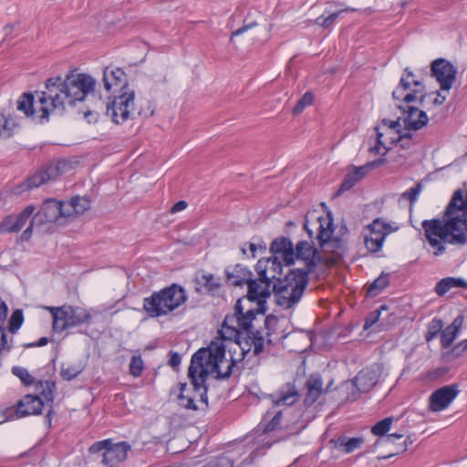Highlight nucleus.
Returning a JSON list of instances; mask_svg holds the SVG:
<instances>
[{
  "instance_id": "obj_1",
  "label": "nucleus",
  "mask_w": 467,
  "mask_h": 467,
  "mask_svg": "<svg viewBox=\"0 0 467 467\" xmlns=\"http://www.w3.org/2000/svg\"><path fill=\"white\" fill-rule=\"evenodd\" d=\"M226 284L231 286L247 285L246 296L235 302L234 313L226 315L223 319V331L231 336L238 335L233 326L241 327L248 333L254 343V356H259L264 351V338L259 330L252 331V321L257 315H265L268 310L267 299L271 296V290L261 288L257 280L253 279V273L246 266L237 264L225 268Z\"/></svg>"
},
{
  "instance_id": "obj_2",
  "label": "nucleus",
  "mask_w": 467,
  "mask_h": 467,
  "mask_svg": "<svg viewBox=\"0 0 467 467\" xmlns=\"http://www.w3.org/2000/svg\"><path fill=\"white\" fill-rule=\"evenodd\" d=\"M295 249V260H301L306 265V269L294 268L290 269L285 275V280L277 285L279 290L285 289V285H291V280L296 281V286L294 292L289 299H285L283 296H279V303L285 304L286 306H294L302 298L304 292L306 291L308 282L309 274L312 273L318 264L323 262V256L319 253V250L314 246V243L302 240L294 245Z\"/></svg>"
},
{
  "instance_id": "obj_3",
  "label": "nucleus",
  "mask_w": 467,
  "mask_h": 467,
  "mask_svg": "<svg viewBox=\"0 0 467 467\" xmlns=\"http://www.w3.org/2000/svg\"><path fill=\"white\" fill-rule=\"evenodd\" d=\"M233 327L237 330L238 335L231 336L223 331V323L219 330V334L223 340L232 341L230 346H228L230 363L228 364L225 371L222 370L223 362L214 358L211 354V351H209L210 355H205V367L211 368V372L215 373V379L219 380L229 379L235 372L240 374L244 367V365L240 366L239 364L244 363L245 358L250 354L252 346L254 347V343L249 338L248 333L245 332V330L237 325Z\"/></svg>"
},
{
  "instance_id": "obj_4",
  "label": "nucleus",
  "mask_w": 467,
  "mask_h": 467,
  "mask_svg": "<svg viewBox=\"0 0 467 467\" xmlns=\"http://www.w3.org/2000/svg\"><path fill=\"white\" fill-rule=\"evenodd\" d=\"M188 296L184 287L171 284L143 299V309L150 318L165 317L183 305Z\"/></svg>"
},
{
  "instance_id": "obj_5",
  "label": "nucleus",
  "mask_w": 467,
  "mask_h": 467,
  "mask_svg": "<svg viewBox=\"0 0 467 467\" xmlns=\"http://www.w3.org/2000/svg\"><path fill=\"white\" fill-rule=\"evenodd\" d=\"M45 90L36 91V104H39L40 122L48 121L49 115L55 111L63 114L67 103L63 78L59 76L49 78L45 82Z\"/></svg>"
},
{
  "instance_id": "obj_6",
  "label": "nucleus",
  "mask_w": 467,
  "mask_h": 467,
  "mask_svg": "<svg viewBox=\"0 0 467 467\" xmlns=\"http://www.w3.org/2000/svg\"><path fill=\"white\" fill-rule=\"evenodd\" d=\"M53 318V330L61 333L83 324H89L92 317L88 310L81 306L64 305L47 307Z\"/></svg>"
},
{
  "instance_id": "obj_7",
  "label": "nucleus",
  "mask_w": 467,
  "mask_h": 467,
  "mask_svg": "<svg viewBox=\"0 0 467 467\" xmlns=\"http://www.w3.org/2000/svg\"><path fill=\"white\" fill-rule=\"evenodd\" d=\"M68 169V163L65 160L51 161L37 170L35 173L29 175L25 182L17 184L13 192L16 195L22 194L26 191L37 188L42 184L56 180L59 175L66 172Z\"/></svg>"
},
{
  "instance_id": "obj_8",
  "label": "nucleus",
  "mask_w": 467,
  "mask_h": 467,
  "mask_svg": "<svg viewBox=\"0 0 467 467\" xmlns=\"http://www.w3.org/2000/svg\"><path fill=\"white\" fill-rule=\"evenodd\" d=\"M68 169V163L65 160L51 161L37 170L35 173L29 175L25 182L17 184L13 192L16 195L22 194L26 191L37 188L42 184L56 180L59 175L66 172Z\"/></svg>"
},
{
  "instance_id": "obj_9",
  "label": "nucleus",
  "mask_w": 467,
  "mask_h": 467,
  "mask_svg": "<svg viewBox=\"0 0 467 467\" xmlns=\"http://www.w3.org/2000/svg\"><path fill=\"white\" fill-rule=\"evenodd\" d=\"M64 88L67 104L75 105L77 101H83L88 94L94 90L96 80L88 74H75L70 71L65 78Z\"/></svg>"
},
{
  "instance_id": "obj_10",
  "label": "nucleus",
  "mask_w": 467,
  "mask_h": 467,
  "mask_svg": "<svg viewBox=\"0 0 467 467\" xmlns=\"http://www.w3.org/2000/svg\"><path fill=\"white\" fill-rule=\"evenodd\" d=\"M130 450L131 446L127 441L113 443L110 439L96 441L88 448L90 453L103 451L102 462L109 467H114L118 463L124 462Z\"/></svg>"
},
{
  "instance_id": "obj_11",
  "label": "nucleus",
  "mask_w": 467,
  "mask_h": 467,
  "mask_svg": "<svg viewBox=\"0 0 467 467\" xmlns=\"http://www.w3.org/2000/svg\"><path fill=\"white\" fill-rule=\"evenodd\" d=\"M135 94L133 90H125L120 95L115 96L108 102L106 114L116 124H121L129 119H133Z\"/></svg>"
},
{
  "instance_id": "obj_12",
  "label": "nucleus",
  "mask_w": 467,
  "mask_h": 467,
  "mask_svg": "<svg viewBox=\"0 0 467 467\" xmlns=\"http://www.w3.org/2000/svg\"><path fill=\"white\" fill-rule=\"evenodd\" d=\"M272 272V275L269 278H272V285H271V294H274L275 304L281 306L284 309H289L292 306H286L285 304L279 303V296H283L285 299H289L292 296V293L294 292V287L296 286V281L291 280V285H285V289H281L277 287L281 282L285 280V277L282 278V271H283V264L280 261L278 256L269 257V268Z\"/></svg>"
},
{
  "instance_id": "obj_13",
  "label": "nucleus",
  "mask_w": 467,
  "mask_h": 467,
  "mask_svg": "<svg viewBox=\"0 0 467 467\" xmlns=\"http://www.w3.org/2000/svg\"><path fill=\"white\" fill-rule=\"evenodd\" d=\"M457 69L447 59L440 57L431 63V76L440 84L441 91H449L456 81Z\"/></svg>"
},
{
  "instance_id": "obj_14",
  "label": "nucleus",
  "mask_w": 467,
  "mask_h": 467,
  "mask_svg": "<svg viewBox=\"0 0 467 467\" xmlns=\"http://www.w3.org/2000/svg\"><path fill=\"white\" fill-rule=\"evenodd\" d=\"M459 392L458 384L447 385L436 389L429 399L430 410L438 412L447 409Z\"/></svg>"
},
{
  "instance_id": "obj_15",
  "label": "nucleus",
  "mask_w": 467,
  "mask_h": 467,
  "mask_svg": "<svg viewBox=\"0 0 467 467\" xmlns=\"http://www.w3.org/2000/svg\"><path fill=\"white\" fill-rule=\"evenodd\" d=\"M397 107L402 112L401 120L406 130H419L427 125L429 118L424 110L410 105L399 104Z\"/></svg>"
},
{
  "instance_id": "obj_16",
  "label": "nucleus",
  "mask_w": 467,
  "mask_h": 467,
  "mask_svg": "<svg viewBox=\"0 0 467 467\" xmlns=\"http://www.w3.org/2000/svg\"><path fill=\"white\" fill-rule=\"evenodd\" d=\"M257 456L258 451L254 450L240 463L234 465L237 459V453L234 451H226L212 459L202 467H247L254 462Z\"/></svg>"
},
{
  "instance_id": "obj_17",
  "label": "nucleus",
  "mask_w": 467,
  "mask_h": 467,
  "mask_svg": "<svg viewBox=\"0 0 467 467\" xmlns=\"http://www.w3.org/2000/svg\"><path fill=\"white\" fill-rule=\"evenodd\" d=\"M273 256H281L285 265L291 266L295 264V249L293 242L285 236L275 238L269 247Z\"/></svg>"
},
{
  "instance_id": "obj_18",
  "label": "nucleus",
  "mask_w": 467,
  "mask_h": 467,
  "mask_svg": "<svg viewBox=\"0 0 467 467\" xmlns=\"http://www.w3.org/2000/svg\"><path fill=\"white\" fill-rule=\"evenodd\" d=\"M35 206H26L19 214H10L0 222V234L17 233L26 224V221L33 214Z\"/></svg>"
},
{
  "instance_id": "obj_19",
  "label": "nucleus",
  "mask_w": 467,
  "mask_h": 467,
  "mask_svg": "<svg viewBox=\"0 0 467 467\" xmlns=\"http://www.w3.org/2000/svg\"><path fill=\"white\" fill-rule=\"evenodd\" d=\"M104 88L107 91L111 89L120 91L130 90L126 73L120 67H107L103 71Z\"/></svg>"
},
{
  "instance_id": "obj_20",
  "label": "nucleus",
  "mask_w": 467,
  "mask_h": 467,
  "mask_svg": "<svg viewBox=\"0 0 467 467\" xmlns=\"http://www.w3.org/2000/svg\"><path fill=\"white\" fill-rule=\"evenodd\" d=\"M44 407V401L38 395L27 394L17 402L16 416L17 418L29 415H40Z\"/></svg>"
},
{
  "instance_id": "obj_21",
  "label": "nucleus",
  "mask_w": 467,
  "mask_h": 467,
  "mask_svg": "<svg viewBox=\"0 0 467 467\" xmlns=\"http://www.w3.org/2000/svg\"><path fill=\"white\" fill-rule=\"evenodd\" d=\"M61 209V201L56 199H47L44 202L40 211L33 218V221L38 218L39 222L41 223H55L59 218H61V214L63 213Z\"/></svg>"
},
{
  "instance_id": "obj_22",
  "label": "nucleus",
  "mask_w": 467,
  "mask_h": 467,
  "mask_svg": "<svg viewBox=\"0 0 467 467\" xmlns=\"http://www.w3.org/2000/svg\"><path fill=\"white\" fill-rule=\"evenodd\" d=\"M306 393L304 398V406L311 407L324 392L322 377L318 373H313L306 382Z\"/></svg>"
},
{
  "instance_id": "obj_23",
  "label": "nucleus",
  "mask_w": 467,
  "mask_h": 467,
  "mask_svg": "<svg viewBox=\"0 0 467 467\" xmlns=\"http://www.w3.org/2000/svg\"><path fill=\"white\" fill-rule=\"evenodd\" d=\"M368 173V165H362L359 167L353 166L352 169L348 171L342 181L338 190L335 193V197L341 195L343 192L352 189L358 182H360Z\"/></svg>"
},
{
  "instance_id": "obj_24",
  "label": "nucleus",
  "mask_w": 467,
  "mask_h": 467,
  "mask_svg": "<svg viewBox=\"0 0 467 467\" xmlns=\"http://www.w3.org/2000/svg\"><path fill=\"white\" fill-rule=\"evenodd\" d=\"M379 374L368 368L361 369L353 380L354 386L359 392H368L378 382Z\"/></svg>"
},
{
  "instance_id": "obj_25",
  "label": "nucleus",
  "mask_w": 467,
  "mask_h": 467,
  "mask_svg": "<svg viewBox=\"0 0 467 467\" xmlns=\"http://www.w3.org/2000/svg\"><path fill=\"white\" fill-rule=\"evenodd\" d=\"M275 396L276 398L274 402L276 405L291 406L298 400L300 395L295 384L287 382L280 388Z\"/></svg>"
},
{
  "instance_id": "obj_26",
  "label": "nucleus",
  "mask_w": 467,
  "mask_h": 467,
  "mask_svg": "<svg viewBox=\"0 0 467 467\" xmlns=\"http://www.w3.org/2000/svg\"><path fill=\"white\" fill-rule=\"evenodd\" d=\"M205 355H210L209 350L202 348L198 349L191 358V364L188 368V378L192 386L195 388H199L196 379V373L198 372L199 368L205 367Z\"/></svg>"
},
{
  "instance_id": "obj_27",
  "label": "nucleus",
  "mask_w": 467,
  "mask_h": 467,
  "mask_svg": "<svg viewBox=\"0 0 467 467\" xmlns=\"http://www.w3.org/2000/svg\"><path fill=\"white\" fill-rule=\"evenodd\" d=\"M462 323L463 317L460 315L454 318L451 325L442 329L441 333V345L442 348H448L451 347L456 338Z\"/></svg>"
},
{
  "instance_id": "obj_28",
  "label": "nucleus",
  "mask_w": 467,
  "mask_h": 467,
  "mask_svg": "<svg viewBox=\"0 0 467 467\" xmlns=\"http://www.w3.org/2000/svg\"><path fill=\"white\" fill-rule=\"evenodd\" d=\"M413 72L409 67H406L404 69V75L401 77L400 80L399 87L392 92V98L395 100L402 101V98L404 97L403 92L408 90L410 88L411 84H413L415 87H421L422 89H424V86L422 85V82L420 80H409V78H413Z\"/></svg>"
},
{
  "instance_id": "obj_29",
  "label": "nucleus",
  "mask_w": 467,
  "mask_h": 467,
  "mask_svg": "<svg viewBox=\"0 0 467 467\" xmlns=\"http://www.w3.org/2000/svg\"><path fill=\"white\" fill-rule=\"evenodd\" d=\"M16 109L26 117H33L35 114L41 113L39 104L35 102V96L31 92H25L19 97Z\"/></svg>"
},
{
  "instance_id": "obj_30",
  "label": "nucleus",
  "mask_w": 467,
  "mask_h": 467,
  "mask_svg": "<svg viewBox=\"0 0 467 467\" xmlns=\"http://www.w3.org/2000/svg\"><path fill=\"white\" fill-rule=\"evenodd\" d=\"M278 324H279V318L276 316H275L274 314H270L265 317V324H264L265 329L266 330L265 336H264L263 333H261V335L264 338V343L266 341V343L268 345H274V342L275 340L274 336L279 334ZM257 330L262 332L260 329H254V327L252 326V331H257Z\"/></svg>"
},
{
  "instance_id": "obj_31",
  "label": "nucleus",
  "mask_w": 467,
  "mask_h": 467,
  "mask_svg": "<svg viewBox=\"0 0 467 467\" xmlns=\"http://www.w3.org/2000/svg\"><path fill=\"white\" fill-rule=\"evenodd\" d=\"M211 372V368L208 367H202L199 368L198 372L196 373V379L198 383V389L192 386V392L199 393L200 395V401L204 403L205 405L208 404V387L206 385V380L208 379V376Z\"/></svg>"
},
{
  "instance_id": "obj_32",
  "label": "nucleus",
  "mask_w": 467,
  "mask_h": 467,
  "mask_svg": "<svg viewBox=\"0 0 467 467\" xmlns=\"http://www.w3.org/2000/svg\"><path fill=\"white\" fill-rule=\"evenodd\" d=\"M18 128L19 123L13 116L0 112V139H9Z\"/></svg>"
},
{
  "instance_id": "obj_33",
  "label": "nucleus",
  "mask_w": 467,
  "mask_h": 467,
  "mask_svg": "<svg viewBox=\"0 0 467 467\" xmlns=\"http://www.w3.org/2000/svg\"><path fill=\"white\" fill-rule=\"evenodd\" d=\"M452 287L467 288V281L460 277L442 278L436 284L435 292L438 296H442Z\"/></svg>"
},
{
  "instance_id": "obj_34",
  "label": "nucleus",
  "mask_w": 467,
  "mask_h": 467,
  "mask_svg": "<svg viewBox=\"0 0 467 467\" xmlns=\"http://www.w3.org/2000/svg\"><path fill=\"white\" fill-rule=\"evenodd\" d=\"M364 443L362 437H353L347 439L341 436L335 441V447L343 450L346 453H350L358 449Z\"/></svg>"
},
{
  "instance_id": "obj_35",
  "label": "nucleus",
  "mask_w": 467,
  "mask_h": 467,
  "mask_svg": "<svg viewBox=\"0 0 467 467\" xmlns=\"http://www.w3.org/2000/svg\"><path fill=\"white\" fill-rule=\"evenodd\" d=\"M269 268V257L268 258H261L257 261L255 265V271L258 275V278L256 279L258 283H262L265 285L263 288H267L271 290L272 285V278H269L267 275V271Z\"/></svg>"
},
{
  "instance_id": "obj_36",
  "label": "nucleus",
  "mask_w": 467,
  "mask_h": 467,
  "mask_svg": "<svg viewBox=\"0 0 467 467\" xmlns=\"http://www.w3.org/2000/svg\"><path fill=\"white\" fill-rule=\"evenodd\" d=\"M281 410L277 411L270 420H267V416H265L258 424L256 431L265 434L275 431L281 423Z\"/></svg>"
},
{
  "instance_id": "obj_37",
  "label": "nucleus",
  "mask_w": 467,
  "mask_h": 467,
  "mask_svg": "<svg viewBox=\"0 0 467 467\" xmlns=\"http://www.w3.org/2000/svg\"><path fill=\"white\" fill-rule=\"evenodd\" d=\"M180 393L178 395L179 405L184 409L197 410L198 407L195 404V397L194 395H186L185 392L189 390L187 387V383H180L179 384Z\"/></svg>"
},
{
  "instance_id": "obj_38",
  "label": "nucleus",
  "mask_w": 467,
  "mask_h": 467,
  "mask_svg": "<svg viewBox=\"0 0 467 467\" xmlns=\"http://www.w3.org/2000/svg\"><path fill=\"white\" fill-rule=\"evenodd\" d=\"M389 274H385L384 272L376 278L368 287L367 296H376L379 295L389 284Z\"/></svg>"
},
{
  "instance_id": "obj_39",
  "label": "nucleus",
  "mask_w": 467,
  "mask_h": 467,
  "mask_svg": "<svg viewBox=\"0 0 467 467\" xmlns=\"http://www.w3.org/2000/svg\"><path fill=\"white\" fill-rule=\"evenodd\" d=\"M56 388V383L52 380H39L36 383V389L40 391L41 397L51 404L54 402Z\"/></svg>"
},
{
  "instance_id": "obj_40",
  "label": "nucleus",
  "mask_w": 467,
  "mask_h": 467,
  "mask_svg": "<svg viewBox=\"0 0 467 467\" xmlns=\"http://www.w3.org/2000/svg\"><path fill=\"white\" fill-rule=\"evenodd\" d=\"M317 224H318V227H317L318 233H317V238L319 246L322 248L331 241V236H332V233H333V228H332L333 223H332V220H330L327 223V226L325 227L321 222V217H319Z\"/></svg>"
},
{
  "instance_id": "obj_41",
  "label": "nucleus",
  "mask_w": 467,
  "mask_h": 467,
  "mask_svg": "<svg viewBox=\"0 0 467 467\" xmlns=\"http://www.w3.org/2000/svg\"><path fill=\"white\" fill-rule=\"evenodd\" d=\"M386 234H368L365 235V245L368 252L377 253L379 252L384 243Z\"/></svg>"
},
{
  "instance_id": "obj_42",
  "label": "nucleus",
  "mask_w": 467,
  "mask_h": 467,
  "mask_svg": "<svg viewBox=\"0 0 467 467\" xmlns=\"http://www.w3.org/2000/svg\"><path fill=\"white\" fill-rule=\"evenodd\" d=\"M198 283L201 284L208 293H214L221 287L220 278H216L213 274H203L201 278L198 279Z\"/></svg>"
},
{
  "instance_id": "obj_43",
  "label": "nucleus",
  "mask_w": 467,
  "mask_h": 467,
  "mask_svg": "<svg viewBox=\"0 0 467 467\" xmlns=\"http://www.w3.org/2000/svg\"><path fill=\"white\" fill-rule=\"evenodd\" d=\"M342 15V11H335V12H329L326 10L324 14H322L320 16H318L315 20V24L323 27V28H328L332 25H334L337 21V19Z\"/></svg>"
},
{
  "instance_id": "obj_44",
  "label": "nucleus",
  "mask_w": 467,
  "mask_h": 467,
  "mask_svg": "<svg viewBox=\"0 0 467 467\" xmlns=\"http://www.w3.org/2000/svg\"><path fill=\"white\" fill-rule=\"evenodd\" d=\"M443 322L440 318H433L427 327V333L425 335V339L427 342H430L437 337L439 334L441 333L443 328Z\"/></svg>"
},
{
  "instance_id": "obj_45",
  "label": "nucleus",
  "mask_w": 467,
  "mask_h": 467,
  "mask_svg": "<svg viewBox=\"0 0 467 467\" xmlns=\"http://www.w3.org/2000/svg\"><path fill=\"white\" fill-rule=\"evenodd\" d=\"M226 348L228 347L223 344V340H213L211 344L204 348L211 351V354L214 358H216L217 359L223 363V360L225 358Z\"/></svg>"
},
{
  "instance_id": "obj_46",
  "label": "nucleus",
  "mask_w": 467,
  "mask_h": 467,
  "mask_svg": "<svg viewBox=\"0 0 467 467\" xmlns=\"http://www.w3.org/2000/svg\"><path fill=\"white\" fill-rule=\"evenodd\" d=\"M24 323V314L22 309L13 311L8 321V331L16 334Z\"/></svg>"
},
{
  "instance_id": "obj_47",
  "label": "nucleus",
  "mask_w": 467,
  "mask_h": 467,
  "mask_svg": "<svg viewBox=\"0 0 467 467\" xmlns=\"http://www.w3.org/2000/svg\"><path fill=\"white\" fill-rule=\"evenodd\" d=\"M71 207L75 210V214H83L90 208V201L87 197L75 196L71 198Z\"/></svg>"
},
{
  "instance_id": "obj_48",
  "label": "nucleus",
  "mask_w": 467,
  "mask_h": 467,
  "mask_svg": "<svg viewBox=\"0 0 467 467\" xmlns=\"http://www.w3.org/2000/svg\"><path fill=\"white\" fill-rule=\"evenodd\" d=\"M392 422L393 417L384 418L372 426L371 432L376 436H384L389 431Z\"/></svg>"
},
{
  "instance_id": "obj_49",
  "label": "nucleus",
  "mask_w": 467,
  "mask_h": 467,
  "mask_svg": "<svg viewBox=\"0 0 467 467\" xmlns=\"http://www.w3.org/2000/svg\"><path fill=\"white\" fill-rule=\"evenodd\" d=\"M130 374L134 377L138 378L141 376L142 371L144 369V362L140 356L139 355H133L130 358V362L129 365Z\"/></svg>"
},
{
  "instance_id": "obj_50",
  "label": "nucleus",
  "mask_w": 467,
  "mask_h": 467,
  "mask_svg": "<svg viewBox=\"0 0 467 467\" xmlns=\"http://www.w3.org/2000/svg\"><path fill=\"white\" fill-rule=\"evenodd\" d=\"M12 373L16 376L25 386H31L36 383L35 378L23 367H13Z\"/></svg>"
},
{
  "instance_id": "obj_51",
  "label": "nucleus",
  "mask_w": 467,
  "mask_h": 467,
  "mask_svg": "<svg viewBox=\"0 0 467 467\" xmlns=\"http://www.w3.org/2000/svg\"><path fill=\"white\" fill-rule=\"evenodd\" d=\"M313 101L314 95L312 94V92H306L294 107L293 114H300L306 109V107L310 106L313 103Z\"/></svg>"
},
{
  "instance_id": "obj_52",
  "label": "nucleus",
  "mask_w": 467,
  "mask_h": 467,
  "mask_svg": "<svg viewBox=\"0 0 467 467\" xmlns=\"http://www.w3.org/2000/svg\"><path fill=\"white\" fill-rule=\"evenodd\" d=\"M246 246H248L251 254H252V257L254 258L255 257V253L257 250L261 251V252H265L266 251V244L263 241V240H260L259 243H254V242H251V243H245L242 247H241V251L243 253V254H247V248Z\"/></svg>"
},
{
  "instance_id": "obj_53",
  "label": "nucleus",
  "mask_w": 467,
  "mask_h": 467,
  "mask_svg": "<svg viewBox=\"0 0 467 467\" xmlns=\"http://www.w3.org/2000/svg\"><path fill=\"white\" fill-rule=\"evenodd\" d=\"M81 373V369L78 368L76 366H67L65 367V365H62L61 370H60V376L64 380H72L76 379L79 374Z\"/></svg>"
},
{
  "instance_id": "obj_54",
  "label": "nucleus",
  "mask_w": 467,
  "mask_h": 467,
  "mask_svg": "<svg viewBox=\"0 0 467 467\" xmlns=\"http://www.w3.org/2000/svg\"><path fill=\"white\" fill-rule=\"evenodd\" d=\"M389 224L385 223L379 218L375 219L368 226L369 234H388Z\"/></svg>"
},
{
  "instance_id": "obj_55",
  "label": "nucleus",
  "mask_w": 467,
  "mask_h": 467,
  "mask_svg": "<svg viewBox=\"0 0 467 467\" xmlns=\"http://www.w3.org/2000/svg\"><path fill=\"white\" fill-rule=\"evenodd\" d=\"M422 191V184L420 182H418L415 184V186L410 188L406 192L402 193V198L409 200L410 204L414 203L420 192Z\"/></svg>"
},
{
  "instance_id": "obj_56",
  "label": "nucleus",
  "mask_w": 467,
  "mask_h": 467,
  "mask_svg": "<svg viewBox=\"0 0 467 467\" xmlns=\"http://www.w3.org/2000/svg\"><path fill=\"white\" fill-rule=\"evenodd\" d=\"M381 310H387V306H381L379 309H376L368 315L364 325L365 329H368V327H370L371 326L378 322L380 317Z\"/></svg>"
},
{
  "instance_id": "obj_57",
  "label": "nucleus",
  "mask_w": 467,
  "mask_h": 467,
  "mask_svg": "<svg viewBox=\"0 0 467 467\" xmlns=\"http://www.w3.org/2000/svg\"><path fill=\"white\" fill-rule=\"evenodd\" d=\"M376 130H377V140H376V144L374 147H372L370 149V150L372 152H374L375 154H378L379 153V148L382 146L386 149V151L383 153V155H385L387 153V151L389 150V148H387L385 146V144L383 143L382 141V136H383V133H381L379 130V128H376Z\"/></svg>"
},
{
  "instance_id": "obj_58",
  "label": "nucleus",
  "mask_w": 467,
  "mask_h": 467,
  "mask_svg": "<svg viewBox=\"0 0 467 467\" xmlns=\"http://www.w3.org/2000/svg\"><path fill=\"white\" fill-rule=\"evenodd\" d=\"M11 348L12 346L8 344L6 333L3 327L0 326V352L2 350L10 351Z\"/></svg>"
},
{
  "instance_id": "obj_59",
  "label": "nucleus",
  "mask_w": 467,
  "mask_h": 467,
  "mask_svg": "<svg viewBox=\"0 0 467 467\" xmlns=\"http://www.w3.org/2000/svg\"><path fill=\"white\" fill-rule=\"evenodd\" d=\"M256 26H257V23L255 21H253V22H250V23H245L244 22V24L241 27H239L238 29H236L234 32H232L231 41L233 40V38L234 36H238L244 34V32H246L248 29L253 28V27H254Z\"/></svg>"
},
{
  "instance_id": "obj_60",
  "label": "nucleus",
  "mask_w": 467,
  "mask_h": 467,
  "mask_svg": "<svg viewBox=\"0 0 467 467\" xmlns=\"http://www.w3.org/2000/svg\"><path fill=\"white\" fill-rule=\"evenodd\" d=\"M417 88L413 89L411 92L407 93L402 98V102H405L407 104L416 101L418 99V94L421 92L422 88L421 87H416Z\"/></svg>"
},
{
  "instance_id": "obj_61",
  "label": "nucleus",
  "mask_w": 467,
  "mask_h": 467,
  "mask_svg": "<svg viewBox=\"0 0 467 467\" xmlns=\"http://www.w3.org/2000/svg\"><path fill=\"white\" fill-rule=\"evenodd\" d=\"M71 200L68 202H62L61 201V211L63 213L61 214L62 217H70L75 214V210H73V207H71Z\"/></svg>"
},
{
  "instance_id": "obj_62",
  "label": "nucleus",
  "mask_w": 467,
  "mask_h": 467,
  "mask_svg": "<svg viewBox=\"0 0 467 467\" xmlns=\"http://www.w3.org/2000/svg\"><path fill=\"white\" fill-rule=\"evenodd\" d=\"M16 416L14 408H6L5 410L0 411V424L5 422L8 420L13 419Z\"/></svg>"
},
{
  "instance_id": "obj_63",
  "label": "nucleus",
  "mask_w": 467,
  "mask_h": 467,
  "mask_svg": "<svg viewBox=\"0 0 467 467\" xmlns=\"http://www.w3.org/2000/svg\"><path fill=\"white\" fill-rule=\"evenodd\" d=\"M181 362H182V356L178 352L171 351L170 358L168 361L169 366L175 368L181 364Z\"/></svg>"
},
{
  "instance_id": "obj_64",
  "label": "nucleus",
  "mask_w": 467,
  "mask_h": 467,
  "mask_svg": "<svg viewBox=\"0 0 467 467\" xmlns=\"http://www.w3.org/2000/svg\"><path fill=\"white\" fill-rule=\"evenodd\" d=\"M48 342H49L48 337H43L38 341L24 344L23 347L25 348L43 347V346H46Z\"/></svg>"
}]
</instances>
